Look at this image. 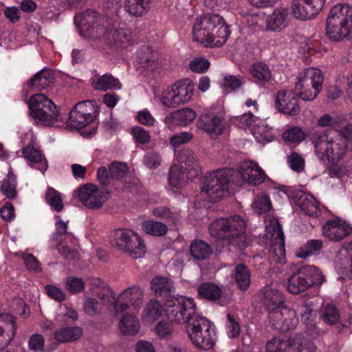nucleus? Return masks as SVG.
<instances>
[{
    "label": "nucleus",
    "instance_id": "nucleus-1",
    "mask_svg": "<svg viewBox=\"0 0 352 352\" xmlns=\"http://www.w3.org/2000/svg\"><path fill=\"white\" fill-rule=\"evenodd\" d=\"M229 26L218 14H206L197 18L192 28V39L206 47L222 46L230 35Z\"/></svg>",
    "mask_w": 352,
    "mask_h": 352
},
{
    "label": "nucleus",
    "instance_id": "nucleus-2",
    "mask_svg": "<svg viewBox=\"0 0 352 352\" xmlns=\"http://www.w3.org/2000/svg\"><path fill=\"white\" fill-rule=\"evenodd\" d=\"M246 223L239 216L220 218L212 221L209 230L210 235L223 244L229 245L230 251L243 250L247 247L249 238L245 234Z\"/></svg>",
    "mask_w": 352,
    "mask_h": 352
},
{
    "label": "nucleus",
    "instance_id": "nucleus-3",
    "mask_svg": "<svg viewBox=\"0 0 352 352\" xmlns=\"http://www.w3.org/2000/svg\"><path fill=\"white\" fill-rule=\"evenodd\" d=\"M311 142L314 146L316 155L321 162L327 160L332 164L338 163L347 153L346 141L339 137H333L329 130L313 133Z\"/></svg>",
    "mask_w": 352,
    "mask_h": 352
},
{
    "label": "nucleus",
    "instance_id": "nucleus-4",
    "mask_svg": "<svg viewBox=\"0 0 352 352\" xmlns=\"http://www.w3.org/2000/svg\"><path fill=\"white\" fill-rule=\"evenodd\" d=\"M237 174L233 169L216 170L205 177L201 188V196L205 201L216 202L221 199L228 192L234 177Z\"/></svg>",
    "mask_w": 352,
    "mask_h": 352
},
{
    "label": "nucleus",
    "instance_id": "nucleus-5",
    "mask_svg": "<svg viewBox=\"0 0 352 352\" xmlns=\"http://www.w3.org/2000/svg\"><path fill=\"white\" fill-rule=\"evenodd\" d=\"M352 28V8L347 4H338L329 12L326 31L332 41L345 38Z\"/></svg>",
    "mask_w": 352,
    "mask_h": 352
},
{
    "label": "nucleus",
    "instance_id": "nucleus-6",
    "mask_svg": "<svg viewBox=\"0 0 352 352\" xmlns=\"http://www.w3.org/2000/svg\"><path fill=\"white\" fill-rule=\"evenodd\" d=\"M186 331L192 344L204 350L211 349L215 344L216 334L212 323L206 317L192 318Z\"/></svg>",
    "mask_w": 352,
    "mask_h": 352
},
{
    "label": "nucleus",
    "instance_id": "nucleus-7",
    "mask_svg": "<svg viewBox=\"0 0 352 352\" xmlns=\"http://www.w3.org/2000/svg\"><path fill=\"white\" fill-rule=\"evenodd\" d=\"M323 82L322 72L316 67H308L298 74L295 90L303 100L311 101L322 90Z\"/></svg>",
    "mask_w": 352,
    "mask_h": 352
},
{
    "label": "nucleus",
    "instance_id": "nucleus-8",
    "mask_svg": "<svg viewBox=\"0 0 352 352\" xmlns=\"http://www.w3.org/2000/svg\"><path fill=\"white\" fill-rule=\"evenodd\" d=\"M30 115L34 121L43 126H51L63 121L56 106L51 100L42 94L32 96L29 102Z\"/></svg>",
    "mask_w": 352,
    "mask_h": 352
},
{
    "label": "nucleus",
    "instance_id": "nucleus-9",
    "mask_svg": "<svg viewBox=\"0 0 352 352\" xmlns=\"http://www.w3.org/2000/svg\"><path fill=\"white\" fill-rule=\"evenodd\" d=\"M165 306L169 320L177 324H186V326L192 318L200 316L195 313L194 300L184 296L167 299Z\"/></svg>",
    "mask_w": 352,
    "mask_h": 352
},
{
    "label": "nucleus",
    "instance_id": "nucleus-10",
    "mask_svg": "<svg viewBox=\"0 0 352 352\" xmlns=\"http://www.w3.org/2000/svg\"><path fill=\"white\" fill-rule=\"evenodd\" d=\"M111 244L127 252L133 259L141 258L146 252V246L140 236L129 229H116L112 234Z\"/></svg>",
    "mask_w": 352,
    "mask_h": 352
},
{
    "label": "nucleus",
    "instance_id": "nucleus-11",
    "mask_svg": "<svg viewBox=\"0 0 352 352\" xmlns=\"http://www.w3.org/2000/svg\"><path fill=\"white\" fill-rule=\"evenodd\" d=\"M265 236L270 243V252L275 262L283 263L285 260V236L279 222L276 218L267 217L265 220Z\"/></svg>",
    "mask_w": 352,
    "mask_h": 352
},
{
    "label": "nucleus",
    "instance_id": "nucleus-12",
    "mask_svg": "<svg viewBox=\"0 0 352 352\" xmlns=\"http://www.w3.org/2000/svg\"><path fill=\"white\" fill-rule=\"evenodd\" d=\"M78 200L89 209H99L109 199V193L98 189L94 184H87L80 187L75 192Z\"/></svg>",
    "mask_w": 352,
    "mask_h": 352
},
{
    "label": "nucleus",
    "instance_id": "nucleus-13",
    "mask_svg": "<svg viewBox=\"0 0 352 352\" xmlns=\"http://www.w3.org/2000/svg\"><path fill=\"white\" fill-rule=\"evenodd\" d=\"M96 33L98 38L116 47H126L131 43V32L124 27H100L96 29Z\"/></svg>",
    "mask_w": 352,
    "mask_h": 352
},
{
    "label": "nucleus",
    "instance_id": "nucleus-14",
    "mask_svg": "<svg viewBox=\"0 0 352 352\" xmlns=\"http://www.w3.org/2000/svg\"><path fill=\"white\" fill-rule=\"evenodd\" d=\"M143 297V291L138 286L125 289L117 296L114 305L116 314H124L128 310L129 305L135 308H140L142 304Z\"/></svg>",
    "mask_w": 352,
    "mask_h": 352
},
{
    "label": "nucleus",
    "instance_id": "nucleus-15",
    "mask_svg": "<svg viewBox=\"0 0 352 352\" xmlns=\"http://www.w3.org/2000/svg\"><path fill=\"white\" fill-rule=\"evenodd\" d=\"M94 107L89 100L77 103L71 110L67 124L73 128L81 129L86 126L94 120Z\"/></svg>",
    "mask_w": 352,
    "mask_h": 352
},
{
    "label": "nucleus",
    "instance_id": "nucleus-16",
    "mask_svg": "<svg viewBox=\"0 0 352 352\" xmlns=\"http://www.w3.org/2000/svg\"><path fill=\"white\" fill-rule=\"evenodd\" d=\"M237 173L234 177V182L236 186H241L247 182L256 186L265 181V175L261 168L252 162H244L240 170H234Z\"/></svg>",
    "mask_w": 352,
    "mask_h": 352
},
{
    "label": "nucleus",
    "instance_id": "nucleus-17",
    "mask_svg": "<svg viewBox=\"0 0 352 352\" xmlns=\"http://www.w3.org/2000/svg\"><path fill=\"white\" fill-rule=\"evenodd\" d=\"M268 318L275 329L283 331L294 329L298 322L296 311L285 306L275 312H272Z\"/></svg>",
    "mask_w": 352,
    "mask_h": 352
},
{
    "label": "nucleus",
    "instance_id": "nucleus-18",
    "mask_svg": "<svg viewBox=\"0 0 352 352\" xmlns=\"http://www.w3.org/2000/svg\"><path fill=\"white\" fill-rule=\"evenodd\" d=\"M324 4L325 0H294L292 12L300 20H309L320 13Z\"/></svg>",
    "mask_w": 352,
    "mask_h": 352
},
{
    "label": "nucleus",
    "instance_id": "nucleus-19",
    "mask_svg": "<svg viewBox=\"0 0 352 352\" xmlns=\"http://www.w3.org/2000/svg\"><path fill=\"white\" fill-rule=\"evenodd\" d=\"M197 126L212 138L222 134L224 129L221 117L209 109H205L200 115Z\"/></svg>",
    "mask_w": 352,
    "mask_h": 352
},
{
    "label": "nucleus",
    "instance_id": "nucleus-20",
    "mask_svg": "<svg viewBox=\"0 0 352 352\" xmlns=\"http://www.w3.org/2000/svg\"><path fill=\"white\" fill-rule=\"evenodd\" d=\"M322 236L331 241H340L349 235L352 228L341 219L328 220L322 226Z\"/></svg>",
    "mask_w": 352,
    "mask_h": 352
},
{
    "label": "nucleus",
    "instance_id": "nucleus-21",
    "mask_svg": "<svg viewBox=\"0 0 352 352\" xmlns=\"http://www.w3.org/2000/svg\"><path fill=\"white\" fill-rule=\"evenodd\" d=\"M261 299L265 309L268 311V316L283 307V292L274 285H268L262 289Z\"/></svg>",
    "mask_w": 352,
    "mask_h": 352
},
{
    "label": "nucleus",
    "instance_id": "nucleus-22",
    "mask_svg": "<svg viewBox=\"0 0 352 352\" xmlns=\"http://www.w3.org/2000/svg\"><path fill=\"white\" fill-rule=\"evenodd\" d=\"M275 107L278 111L296 116L300 111L298 99L292 90H280L276 97Z\"/></svg>",
    "mask_w": 352,
    "mask_h": 352
},
{
    "label": "nucleus",
    "instance_id": "nucleus-23",
    "mask_svg": "<svg viewBox=\"0 0 352 352\" xmlns=\"http://www.w3.org/2000/svg\"><path fill=\"white\" fill-rule=\"evenodd\" d=\"M289 23V12L287 8H278L269 14L265 19L266 29L272 32H280Z\"/></svg>",
    "mask_w": 352,
    "mask_h": 352
},
{
    "label": "nucleus",
    "instance_id": "nucleus-24",
    "mask_svg": "<svg viewBox=\"0 0 352 352\" xmlns=\"http://www.w3.org/2000/svg\"><path fill=\"white\" fill-rule=\"evenodd\" d=\"M16 324L8 314L0 315V349L6 347L15 336Z\"/></svg>",
    "mask_w": 352,
    "mask_h": 352
},
{
    "label": "nucleus",
    "instance_id": "nucleus-25",
    "mask_svg": "<svg viewBox=\"0 0 352 352\" xmlns=\"http://www.w3.org/2000/svg\"><path fill=\"white\" fill-rule=\"evenodd\" d=\"M296 209L299 208L300 212L309 217H317L321 213L318 202L309 194H301L296 201Z\"/></svg>",
    "mask_w": 352,
    "mask_h": 352
},
{
    "label": "nucleus",
    "instance_id": "nucleus-26",
    "mask_svg": "<svg viewBox=\"0 0 352 352\" xmlns=\"http://www.w3.org/2000/svg\"><path fill=\"white\" fill-rule=\"evenodd\" d=\"M173 87L180 105L186 104L192 100L195 85L190 78L180 79L176 81Z\"/></svg>",
    "mask_w": 352,
    "mask_h": 352
},
{
    "label": "nucleus",
    "instance_id": "nucleus-27",
    "mask_svg": "<svg viewBox=\"0 0 352 352\" xmlns=\"http://www.w3.org/2000/svg\"><path fill=\"white\" fill-rule=\"evenodd\" d=\"M23 155L29 164L41 172L44 173L48 166L45 157L41 151L32 146H28L23 149Z\"/></svg>",
    "mask_w": 352,
    "mask_h": 352
},
{
    "label": "nucleus",
    "instance_id": "nucleus-28",
    "mask_svg": "<svg viewBox=\"0 0 352 352\" xmlns=\"http://www.w3.org/2000/svg\"><path fill=\"white\" fill-rule=\"evenodd\" d=\"M96 18V13L94 10H86L85 12L77 14L74 22L77 28L87 36L92 35L94 31L96 32L98 27L93 28Z\"/></svg>",
    "mask_w": 352,
    "mask_h": 352
},
{
    "label": "nucleus",
    "instance_id": "nucleus-29",
    "mask_svg": "<svg viewBox=\"0 0 352 352\" xmlns=\"http://www.w3.org/2000/svg\"><path fill=\"white\" fill-rule=\"evenodd\" d=\"M82 329L79 326L62 327L54 331L55 340L60 343L72 342L82 335Z\"/></svg>",
    "mask_w": 352,
    "mask_h": 352
},
{
    "label": "nucleus",
    "instance_id": "nucleus-30",
    "mask_svg": "<svg viewBox=\"0 0 352 352\" xmlns=\"http://www.w3.org/2000/svg\"><path fill=\"white\" fill-rule=\"evenodd\" d=\"M140 328V322L136 315L133 314H126L120 320L119 330L125 336L136 335Z\"/></svg>",
    "mask_w": 352,
    "mask_h": 352
},
{
    "label": "nucleus",
    "instance_id": "nucleus-31",
    "mask_svg": "<svg viewBox=\"0 0 352 352\" xmlns=\"http://www.w3.org/2000/svg\"><path fill=\"white\" fill-rule=\"evenodd\" d=\"M54 72L48 69H43L37 72L28 83V88L43 89L53 83Z\"/></svg>",
    "mask_w": 352,
    "mask_h": 352
},
{
    "label": "nucleus",
    "instance_id": "nucleus-32",
    "mask_svg": "<svg viewBox=\"0 0 352 352\" xmlns=\"http://www.w3.org/2000/svg\"><path fill=\"white\" fill-rule=\"evenodd\" d=\"M177 160L181 164H185L188 169L189 177H193L200 173V167L194 153L188 149L182 150L177 156Z\"/></svg>",
    "mask_w": 352,
    "mask_h": 352
},
{
    "label": "nucleus",
    "instance_id": "nucleus-33",
    "mask_svg": "<svg viewBox=\"0 0 352 352\" xmlns=\"http://www.w3.org/2000/svg\"><path fill=\"white\" fill-rule=\"evenodd\" d=\"M156 54L148 46L142 47L138 51V63L147 70L153 71L157 68Z\"/></svg>",
    "mask_w": 352,
    "mask_h": 352
},
{
    "label": "nucleus",
    "instance_id": "nucleus-34",
    "mask_svg": "<svg viewBox=\"0 0 352 352\" xmlns=\"http://www.w3.org/2000/svg\"><path fill=\"white\" fill-rule=\"evenodd\" d=\"M309 288L308 282L304 277L300 268L288 278L287 290L291 294H298Z\"/></svg>",
    "mask_w": 352,
    "mask_h": 352
},
{
    "label": "nucleus",
    "instance_id": "nucleus-35",
    "mask_svg": "<svg viewBox=\"0 0 352 352\" xmlns=\"http://www.w3.org/2000/svg\"><path fill=\"white\" fill-rule=\"evenodd\" d=\"M151 4L148 0H125L124 10L130 15L140 17L150 10Z\"/></svg>",
    "mask_w": 352,
    "mask_h": 352
},
{
    "label": "nucleus",
    "instance_id": "nucleus-36",
    "mask_svg": "<svg viewBox=\"0 0 352 352\" xmlns=\"http://www.w3.org/2000/svg\"><path fill=\"white\" fill-rule=\"evenodd\" d=\"M163 308L161 304L155 300L148 302L143 310L142 319L144 323L152 324L162 314Z\"/></svg>",
    "mask_w": 352,
    "mask_h": 352
},
{
    "label": "nucleus",
    "instance_id": "nucleus-37",
    "mask_svg": "<svg viewBox=\"0 0 352 352\" xmlns=\"http://www.w3.org/2000/svg\"><path fill=\"white\" fill-rule=\"evenodd\" d=\"M95 89L106 91L109 89H120L122 84L120 80L111 74H105L92 82Z\"/></svg>",
    "mask_w": 352,
    "mask_h": 352
},
{
    "label": "nucleus",
    "instance_id": "nucleus-38",
    "mask_svg": "<svg viewBox=\"0 0 352 352\" xmlns=\"http://www.w3.org/2000/svg\"><path fill=\"white\" fill-rule=\"evenodd\" d=\"M300 270L308 282L309 287L321 285L325 281L322 272L314 265H305Z\"/></svg>",
    "mask_w": 352,
    "mask_h": 352
},
{
    "label": "nucleus",
    "instance_id": "nucleus-39",
    "mask_svg": "<svg viewBox=\"0 0 352 352\" xmlns=\"http://www.w3.org/2000/svg\"><path fill=\"white\" fill-rule=\"evenodd\" d=\"M252 76L258 82L264 84L272 79V71L269 66L263 63H255L250 68Z\"/></svg>",
    "mask_w": 352,
    "mask_h": 352
},
{
    "label": "nucleus",
    "instance_id": "nucleus-40",
    "mask_svg": "<svg viewBox=\"0 0 352 352\" xmlns=\"http://www.w3.org/2000/svg\"><path fill=\"white\" fill-rule=\"evenodd\" d=\"M151 289L156 295L168 296L174 290L173 283L167 278L157 276L154 278L151 283Z\"/></svg>",
    "mask_w": 352,
    "mask_h": 352
},
{
    "label": "nucleus",
    "instance_id": "nucleus-41",
    "mask_svg": "<svg viewBox=\"0 0 352 352\" xmlns=\"http://www.w3.org/2000/svg\"><path fill=\"white\" fill-rule=\"evenodd\" d=\"M233 277L241 290H246L250 285V272L243 264L235 267Z\"/></svg>",
    "mask_w": 352,
    "mask_h": 352
},
{
    "label": "nucleus",
    "instance_id": "nucleus-42",
    "mask_svg": "<svg viewBox=\"0 0 352 352\" xmlns=\"http://www.w3.org/2000/svg\"><path fill=\"white\" fill-rule=\"evenodd\" d=\"M192 256L198 260H205L212 254L210 246L202 240L194 241L190 248Z\"/></svg>",
    "mask_w": 352,
    "mask_h": 352
},
{
    "label": "nucleus",
    "instance_id": "nucleus-43",
    "mask_svg": "<svg viewBox=\"0 0 352 352\" xmlns=\"http://www.w3.org/2000/svg\"><path fill=\"white\" fill-rule=\"evenodd\" d=\"M199 296L208 300H216L222 294L221 289L217 285L209 283L201 284L198 288Z\"/></svg>",
    "mask_w": 352,
    "mask_h": 352
},
{
    "label": "nucleus",
    "instance_id": "nucleus-44",
    "mask_svg": "<svg viewBox=\"0 0 352 352\" xmlns=\"http://www.w3.org/2000/svg\"><path fill=\"white\" fill-rule=\"evenodd\" d=\"M184 168L179 164L173 165L169 171L168 182L176 188H181L186 182V178Z\"/></svg>",
    "mask_w": 352,
    "mask_h": 352
},
{
    "label": "nucleus",
    "instance_id": "nucleus-45",
    "mask_svg": "<svg viewBox=\"0 0 352 352\" xmlns=\"http://www.w3.org/2000/svg\"><path fill=\"white\" fill-rule=\"evenodd\" d=\"M323 247V241L320 239H311L305 244L297 252L299 258H307L320 251Z\"/></svg>",
    "mask_w": 352,
    "mask_h": 352
},
{
    "label": "nucleus",
    "instance_id": "nucleus-46",
    "mask_svg": "<svg viewBox=\"0 0 352 352\" xmlns=\"http://www.w3.org/2000/svg\"><path fill=\"white\" fill-rule=\"evenodd\" d=\"M45 200L52 210L60 212L63 209V199L60 194L52 187H48L47 189Z\"/></svg>",
    "mask_w": 352,
    "mask_h": 352
},
{
    "label": "nucleus",
    "instance_id": "nucleus-47",
    "mask_svg": "<svg viewBox=\"0 0 352 352\" xmlns=\"http://www.w3.org/2000/svg\"><path fill=\"white\" fill-rule=\"evenodd\" d=\"M16 177L9 173L7 177L3 180L1 192L8 199H15L16 197Z\"/></svg>",
    "mask_w": 352,
    "mask_h": 352
},
{
    "label": "nucleus",
    "instance_id": "nucleus-48",
    "mask_svg": "<svg viewBox=\"0 0 352 352\" xmlns=\"http://www.w3.org/2000/svg\"><path fill=\"white\" fill-rule=\"evenodd\" d=\"M142 229L146 234L153 236H162L167 232V226L164 223L152 220L143 222Z\"/></svg>",
    "mask_w": 352,
    "mask_h": 352
},
{
    "label": "nucleus",
    "instance_id": "nucleus-49",
    "mask_svg": "<svg viewBox=\"0 0 352 352\" xmlns=\"http://www.w3.org/2000/svg\"><path fill=\"white\" fill-rule=\"evenodd\" d=\"M254 136L259 142L263 141L270 142L274 140L275 133L272 127L262 124L257 125L254 129Z\"/></svg>",
    "mask_w": 352,
    "mask_h": 352
},
{
    "label": "nucleus",
    "instance_id": "nucleus-50",
    "mask_svg": "<svg viewBox=\"0 0 352 352\" xmlns=\"http://www.w3.org/2000/svg\"><path fill=\"white\" fill-rule=\"evenodd\" d=\"M252 207L254 212L260 214L270 211L272 206L269 196L261 193L255 198Z\"/></svg>",
    "mask_w": 352,
    "mask_h": 352
},
{
    "label": "nucleus",
    "instance_id": "nucleus-51",
    "mask_svg": "<svg viewBox=\"0 0 352 352\" xmlns=\"http://www.w3.org/2000/svg\"><path fill=\"white\" fill-rule=\"evenodd\" d=\"M267 352H289L292 346L289 340L274 338L266 345Z\"/></svg>",
    "mask_w": 352,
    "mask_h": 352
},
{
    "label": "nucleus",
    "instance_id": "nucleus-52",
    "mask_svg": "<svg viewBox=\"0 0 352 352\" xmlns=\"http://www.w3.org/2000/svg\"><path fill=\"white\" fill-rule=\"evenodd\" d=\"M160 101L163 106L168 108H175L180 105L173 85L162 92Z\"/></svg>",
    "mask_w": 352,
    "mask_h": 352
},
{
    "label": "nucleus",
    "instance_id": "nucleus-53",
    "mask_svg": "<svg viewBox=\"0 0 352 352\" xmlns=\"http://www.w3.org/2000/svg\"><path fill=\"white\" fill-rule=\"evenodd\" d=\"M177 124L184 126L192 122L197 116L196 112L190 108H183L175 111Z\"/></svg>",
    "mask_w": 352,
    "mask_h": 352
},
{
    "label": "nucleus",
    "instance_id": "nucleus-54",
    "mask_svg": "<svg viewBox=\"0 0 352 352\" xmlns=\"http://www.w3.org/2000/svg\"><path fill=\"white\" fill-rule=\"evenodd\" d=\"M282 137L287 142L298 144L303 140L305 134L300 128L294 126L286 130L283 133Z\"/></svg>",
    "mask_w": 352,
    "mask_h": 352
},
{
    "label": "nucleus",
    "instance_id": "nucleus-55",
    "mask_svg": "<svg viewBox=\"0 0 352 352\" xmlns=\"http://www.w3.org/2000/svg\"><path fill=\"white\" fill-rule=\"evenodd\" d=\"M55 218L58 220L55 223L56 232L52 239L51 246L56 249L60 243L61 240L60 236L67 234V222L60 220L59 215H55Z\"/></svg>",
    "mask_w": 352,
    "mask_h": 352
},
{
    "label": "nucleus",
    "instance_id": "nucleus-56",
    "mask_svg": "<svg viewBox=\"0 0 352 352\" xmlns=\"http://www.w3.org/2000/svg\"><path fill=\"white\" fill-rule=\"evenodd\" d=\"M226 327L228 336L231 338H236L240 333V327L237 317L233 314H228Z\"/></svg>",
    "mask_w": 352,
    "mask_h": 352
},
{
    "label": "nucleus",
    "instance_id": "nucleus-57",
    "mask_svg": "<svg viewBox=\"0 0 352 352\" xmlns=\"http://www.w3.org/2000/svg\"><path fill=\"white\" fill-rule=\"evenodd\" d=\"M322 318L325 323L333 324L340 320V314L334 305H328L324 309Z\"/></svg>",
    "mask_w": 352,
    "mask_h": 352
},
{
    "label": "nucleus",
    "instance_id": "nucleus-58",
    "mask_svg": "<svg viewBox=\"0 0 352 352\" xmlns=\"http://www.w3.org/2000/svg\"><path fill=\"white\" fill-rule=\"evenodd\" d=\"M109 170L111 178L115 179L122 178L129 171L126 164L120 162L111 163Z\"/></svg>",
    "mask_w": 352,
    "mask_h": 352
},
{
    "label": "nucleus",
    "instance_id": "nucleus-59",
    "mask_svg": "<svg viewBox=\"0 0 352 352\" xmlns=\"http://www.w3.org/2000/svg\"><path fill=\"white\" fill-rule=\"evenodd\" d=\"M243 84L242 78L239 76L226 75L223 78V91L228 94L239 88Z\"/></svg>",
    "mask_w": 352,
    "mask_h": 352
},
{
    "label": "nucleus",
    "instance_id": "nucleus-60",
    "mask_svg": "<svg viewBox=\"0 0 352 352\" xmlns=\"http://www.w3.org/2000/svg\"><path fill=\"white\" fill-rule=\"evenodd\" d=\"M67 289L72 294L81 292L85 288V283L81 278L70 276L66 280Z\"/></svg>",
    "mask_w": 352,
    "mask_h": 352
},
{
    "label": "nucleus",
    "instance_id": "nucleus-61",
    "mask_svg": "<svg viewBox=\"0 0 352 352\" xmlns=\"http://www.w3.org/2000/svg\"><path fill=\"white\" fill-rule=\"evenodd\" d=\"M343 118H340L338 124L335 128V131L342 137L341 138L346 140L352 139V124H345Z\"/></svg>",
    "mask_w": 352,
    "mask_h": 352
},
{
    "label": "nucleus",
    "instance_id": "nucleus-62",
    "mask_svg": "<svg viewBox=\"0 0 352 352\" xmlns=\"http://www.w3.org/2000/svg\"><path fill=\"white\" fill-rule=\"evenodd\" d=\"M97 297L100 300L101 302H100L102 306L110 303H113L114 305L117 298L113 291L108 286L101 289V292H98Z\"/></svg>",
    "mask_w": 352,
    "mask_h": 352
},
{
    "label": "nucleus",
    "instance_id": "nucleus-63",
    "mask_svg": "<svg viewBox=\"0 0 352 352\" xmlns=\"http://www.w3.org/2000/svg\"><path fill=\"white\" fill-rule=\"evenodd\" d=\"M29 349L35 352H43L45 346V338L41 334L35 333L32 335L28 342Z\"/></svg>",
    "mask_w": 352,
    "mask_h": 352
},
{
    "label": "nucleus",
    "instance_id": "nucleus-64",
    "mask_svg": "<svg viewBox=\"0 0 352 352\" xmlns=\"http://www.w3.org/2000/svg\"><path fill=\"white\" fill-rule=\"evenodd\" d=\"M210 63L203 58H195L189 63V68L197 73H204L208 70Z\"/></svg>",
    "mask_w": 352,
    "mask_h": 352
}]
</instances>
